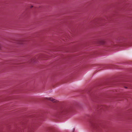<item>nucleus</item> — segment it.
Returning a JSON list of instances; mask_svg holds the SVG:
<instances>
[{
  "label": "nucleus",
  "instance_id": "obj_3",
  "mask_svg": "<svg viewBox=\"0 0 132 132\" xmlns=\"http://www.w3.org/2000/svg\"><path fill=\"white\" fill-rule=\"evenodd\" d=\"M104 42L103 41H102L101 42V44H104Z\"/></svg>",
  "mask_w": 132,
  "mask_h": 132
},
{
  "label": "nucleus",
  "instance_id": "obj_1",
  "mask_svg": "<svg viewBox=\"0 0 132 132\" xmlns=\"http://www.w3.org/2000/svg\"><path fill=\"white\" fill-rule=\"evenodd\" d=\"M69 111V108L68 107H65L62 109V112L64 113H66Z\"/></svg>",
  "mask_w": 132,
  "mask_h": 132
},
{
  "label": "nucleus",
  "instance_id": "obj_5",
  "mask_svg": "<svg viewBox=\"0 0 132 132\" xmlns=\"http://www.w3.org/2000/svg\"><path fill=\"white\" fill-rule=\"evenodd\" d=\"M32 7H33V6H30V8H32Z\"/></svg>",
  "mask_w": 132,
  "mask_h": 132
},
{
  "label": "nucleus",
  "instance_id": "obj_2",
  "mask_svg": "<svg viewBox=\"0 0 132 132\" xmlns=\"http://www.w3.org/2000/svg\"><path fill=\"white\" fill-rule=\"evenodd\" d=\"M45 99L47 100H50L53 102H56L57 101L55 99L53 98H52L50 97V98H46Z\"/></svg>",
  "mask_w": 132,
  "mask_h": 132
},
{
  "label": "nucleus",
  "instance_id": "obj_4",
  "mask_svg": "<svg viewBox=\"0 0 132 132\" xmlns=\"http://www.w3.org/2000/svg\"><path fill=\"white\" fill-rule=\"evenodd\" d=\"M50 130V128H48L46 130H47V132H49V130Z\"/></svg>",
  "mask_w": 132,
  "mask_h": 132
}]
</instances>
